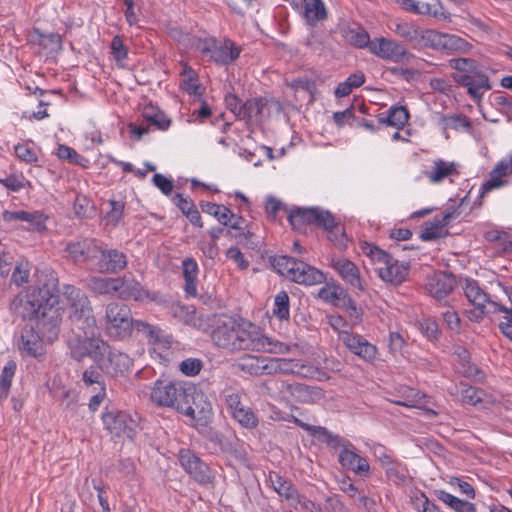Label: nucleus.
Returning a JSON list of instances; mask_svg holds the SVG:
<instances>
[{
    "label": "nucleus",
    "mask_w": 512,
    "mask_h": 512,
    "mask_svg": "<svg viewBox=\"0 0 512 512\" xmlns=\"http://www.w3.org/2000/svg\"><path fill=\"white\" fill-rule=\"evenodd\" d=\"M360 249L372 262L379 264L378 274L382 280L395 285L401 284L408 275V265L399 263L386 251L368 242H360Z\"/></svg>",
    "instance_id": "nucleus-6"
},
{
    "label": "nucleus",
    "mask_w": 512,
    "mask_h": 512,
    "mask_svg": "<svg viewBox=\"0 0 512 512\" xmlns=\"http://www.w3.org/2000/svg\"><path fill=\"white\" fill-rule=\"evenodd\" d=\"M270 263L277 273L298 284L316 285L325 281L322 271L293 257L273 256L270 257Z\"/></svg>",
    "instance_id": "nucleus-4"
},
{
    "label": "nucleus",
    "mask_w": 512,
    "mask_h": 512,
    "mask_svg": "<svg viewBox=\"0 0 512 512\" xmlns=\"http://www.w3.org/2000/svg\"><path fill=\"white\" fill-rule=\"evenodd\" d=\"M180 371L187 376L197 375L202 367V362L199 359L189 358L180 363Z\"/></svg>",
    "instance_id": "nucleus-63"
},
{
    "label": "nucleus",
    "mask_w": 512,
    "mask_h": 512,
    "mask_svg": "<svg viewBox=\"0 0 512 512\" xmlns=\"http://www.w3.org/2000/svg\"><path fill=\"white\" fill-rule=\"evenodd\" d=\"M458 370L467 378L478 380L482 377V371L476 365L472 364L470 360L459 362Z\"/></svg>",
    "instance_id": "nucleus-64"
},
{
    "label": "nucleus",
    "mask_w": 512,
    "mask_h": 512,
    "mask_svg": "<svg viewBox=\"0 0 512 512\" xmlns=\"http://www.w3.org/2000/svg\"><path fill=\"white\" fill-rule=\"evenodd\" d=\"M373 472L368 460L356 453H354V492L358 491L355 484L359 481H365L371 478Z\"/></svg>",
    "instance_id": "nucleus-40"
},
{
    "label": "nucleus",
    "mask_w": 512,
    "mask_h": 512,
    "mask_svg": "<svg viewBox=\"0 0 512 512\" xmlns=\"http://www.w3.org/2000/svg\"><path fill=\"white\" fill-rule=\"evenodd\" d=\"M304 15L310 23L324 19L326 16V10L323 2L321 0L306 2Z\"/></svg>",
    "instance_id": "nucleus-47"
},
{
    "label": "nucleus",
    "mask_w": 512,
    "mask_h": 512,
    "mask_svg": "<svg viewBox=\"0 0 512 512\" xmlns=\"http://www.w3.org/2000/svg\"><path fill=\"white\" fill-rule=\"evenodd\" d=\"M100 371L113 378L125 376L133 366V360L125 353L112 349L107 344V350L98 355L95 360Z\"/></svg>",
    "instance_id": "nucleus-12"
},
{
    "label": "nucleus",
    "mask_w": 512,
    "mask_h": 512,
    "mask_svg": "<svg viewBox=\"0 0 512 512\" xmlns=\"http://www.w3.org/2000/svg\"><path fill=\"white\" fill-rule=\"evenodd\" d=\"M495 311L504 312L507 316L504 317V321L500 322L499 329L501 332L512 341V309H509L498 303H493Z\"/></svg>",
    "instance_id": "nucleus-54"
},
{
    "label": "nucleus",
    "mask_w": 512,
    "mask_h": 512,
    "mask_svg": "<svg viewBox=\"0 0 512 512\" xmlns=\"http://www.w3.org/2000/svg\"><path fill=\"white\" fill-rule=\"evenodd\" d=\"M64 296L68 303L71 328L86 330L88 334L98 328L90 300L83 291L74 286H66Z\"/></svg>",
    "instance_id": "nucleus-5"
},
{
    "label": "nucleus",
    "mask_w": 512,
    "mask_h": 512,
    "mask_svg": "<svg viewBox=\"0 0 512 512\" xmlns=\"http://www.w3.org/2000/svg\"><path fill=\"white\" fill-rule=\"evenodd\" d=\"M15 154L20 160L27 163H33L38 160L36 152L27 144H17L15 146Z\"/></svg>",
    "instance_id": "nucleus-62"
},
{
    "label": "nucleus",
    "mask_w": 512,
    "mask_h": 512,
    "mask_svg": "<svg viewBox=\"0 0 512 512\" xmlns=\"http://www.w3.org/2000/svg\"><path fill=\"white\" fill-rule=\"evenodd\" d=\"M454 173H456V165L454 163H447L439 159L435 161L434 168L428 174V178L432 183H439Z\"/></svg>",
    "instance_id": "nucleus-42"
},
{
    "label": "nucleus",
    "mask_w": 512,
    "mask_h": 512,
    "mask_svg": "<svg viewBox=\"0 0 512 512\" xmlns=\"http://www.w3.org/2000/svg\"><path fill=\"white\" fill-rule=\"evenodd\" d=\"M74 212L78 217L89 218L94 212V207L87 197L78 195L74 201Z\"/></svg>",
    "instance_id": "nucleus-52"
},
{
    "label": "nucleus",
    "mask_w": 512,
    "mask_h": 512,
    "mask_svg": "<svg viewBox=\"0 0 512 512\" xmlns=\"http://www.w3.org/2000/svg\"><path fill=\"white\" fill-rule=\"evenodd\" d=\"M332 267L348 283H352V263L348 259L332 257Z\"/></svg>",
    "instance_id": "nucleus-51"
},
{
    "label": "nucleus",
    "mask_w": 512,
    "mask_h": 512,
    "mask_svg": "<svg viewBox=\"0 0 512 512\" xmlns=\"http://www.w3.org/2000/svg\"><path fill=\"white\" fill-rule=\"evenodd\" d=\"M135 322L136 320L133 319L128 305L119 302L107 304L105 309V330L110 337L118 340L132 337Z\"/></svg>",
    "instance_id": "nucleus-8"
},
{
    "label": "nucleus",
    "mask_w": 512,
    "mask_h": 512,
    "mask_svg": "<svg viewBox=\"0 0 512 512\" xmlns=\"http://www.w3.org/2000/svg\"><path fill=\"white\" fill-rule=\"evenodd\" d=\"M14 372V364H10L4 367L0 376V399L7 398Z\"/></svg>",
    "instance_id": "nucleus-55"
},
{
    "label": "nucleus",
    "mask_w": 512,
    "mask_h": 512,
    "mask_svg": "<svg viewBox=\"0 0 512 512\" xmlns=\"http://www.w3.org/2000/svg\"><path fill=\"white\" fill-rule=\"evenodd\" d=\"M344 296V290L339 286H325L319 290L318 297L325 302L338 305Z\"/></svg>",
    "instance_id": "nucleus-49"
},
{
    "label": "nucleus",
    "mask_w": 512,
    "mask_h": 512,
    "mask_svg": "<svg viewBox=\"0 0 512 512\" xmlns=\"http://www.w3.org/2000/svg\"><path fill=\"white\" fill-rule=\"evenodd\" d=\"M56 303L55 287L49 283L30 286L18 293L10 302V311L22 320H35L45 314L49 305Z\"/></svg>",
    "instance_id": "nucleus-2"
},
{
    "label": "nucleus",
    "mask_w": 512,
    "mask_h": 512,
    "mask_svg": "<svg viewBox=\"0 0 512 512\" xmlns=\"http://www.w3.org/2000/svg\"><path fill=\"white\" fill-rule=\"evenodd\" d=\"M49 305L44 315L37 317L35 321V330L47 341H53L59 334V314L57 309Z\"/></svg>",
    "instance_id": "nucleus-20"
},
{
    "label": "nucleus",
    "mask_w": 512,
    "mask_h": 512,
    "mask_svg": "<svg viewBox=\"0 0 512 512\" xmlns=\"http://www.w3.org/2000/svg\"><path fill=\"white\" fill-rule=\"evenodd\" d=\"M307 46L317 54H323L327 49V43L325 35L317 32H313L306 40Z\"/></svg>",
    "instance_id": "nucleus-58"
},
{
    "label": "nucleus",
    "mask_w": 512,
    "mask_h": 512,
    "mask_svg": "<svg viewBox=\"0 0 512 512\" xmlns=\"http://www.w3.org/2000/svg\"><path fill=\"white\" fill-rule=\"evenodd\" d=\"M507 166L505 161H500L490 172V179L482 185L481 196L485 193L499 188L504 185L505 181L502 180L503 176L508 175Z\"/></svg>",
    "instance_id": "nucleus-36"
},
{
    "label": "nucleus",
    "mask_w": 512,
    "mask_h": 512,
    "mask_svg": "<svg viewBox=\"0 0 512 512\" xmlns=\"http://www.w3.org/2000/svg\"><path fill=\"white\" fill-rule=\"evenodd\" d=\"M420 330L423 334H425L429 339L436 340L440 335V330L438 328L437 322L432 318H422L418 321Z\"/></svg>",
    "instance_id": "nucleus-57"
},
{
    "label": "nucleus",
    "mask_w": 512,
    "mask_h": 512,
    "mask_svg": "<svg viewBox=\"0 0 512 512\" xmlns=\"http://www.w3.org/2000/svg\"><path fill=\"white\" fill-rule=\"evenodd\" d=\"M44 338L35 330L34 326H25L21 332L19 349L31 357H39L44 354Z\"/></svg>",
    "instance_id": "nucleus-21"
},
{
    "label": "nucleus",
    "mask_w": 512,
    "mask_h": 512,
    "mask_svg": "<svg viewBox=\"0 0 512 512\" xmlns=\"http://www.w3.org/2000/svg\"><path fill=\"white\" fill-rule=\"evenodd\" d=\"M438 499L448 505L455 512H476V508L473 503L461 500L448 492L442 490L438 491Z\"/></svg>",
    "instance_id": "nucleus-38"
},
{
    "label": "nucleus",
    "mask_w": 512,
    "mask_h": 512,
    "mask_svg": "<svg viewBox=\"0 0 512 512\" xmlns=\"http://www.w3.org/2000/svg\"><path fill=\"white\" fill-rule=\"evenodd\" d=\"M385 474L388 480L392 481L397 485H403L408 482V470L405 465L400 461L395 460L385 469Z\"/></svg>",
    "instance_id": "nucleus-41"
},
{
    "label": "nucleus",
    "mask_w": 512,
    "mask_h": 512,
    "mask_svg": "<svg viewBox=\"0 0 512 512\" xmlns=\"http://www.w3.org/2000/svg\"><path fill=\"white\" fill-rule=\"evenodd\" d=\"M456 280L446 272L436 273L427 283L428 292L437 300L446 298L454 289Z\"/></svg>",
    "instance_id": "nucleus-24"
},
{
    "label": "nucleus",
    "mask_w": 512,
    "mask_h": 512,
    "mask_svg": "<svg viewBox=\"0 0 512 512\" xmlns=\"http://www.w3.org/2000/svg\"><path fill=\"white\" fill-rule=\"evenodd\" d=\"M271 357H260L254 355H245L237 361V367L242 372L254 376L270 375L268 373Z\"/></svg>",
    "instance_id": "nucleus-26"
},
{
    "label": "nucleus",
    "mask_w": 512,
    "mask_h": 512,
    "mask_svg": "<svg viewBox=\"0 0 512 512\" xmlns=\"http://www.w3.org/2000/svg\"><path fill=\"white\" fill-rule=\"evenodd\" d=\"M371 53L381 59L393 62H401L405 57H411L403 44L394 39L384 37L374 39Z\"/></svg>",
    "instance_id": "nucleus-18"
},
{
    "label": "nucleus",
    "mask_w": 512,
    "mask_h": 512,
    "mask_svg": "<svg viewBox=\"0 0 512 512\" xmlns=\"http://www.w3.org/2000/svg\"><path fill=\"white\" fill-rule=\"evenodd\" d=\"M449 67L455 72L452 79L467 88V93L474 100H480L483 94L492 88L484 67L471 58H454L449 60Z\"/></svg>",
    "instance_id": "nucleus-3"
},
{
    "label": "nucleus",
    "mask_w": 512,
    "mask_h": 512,
    "mask_svg": "<svg viewBox=\"0 0 512 512\" xmlns=\"http://www.w3.org/2000/svg\"><path fill=\"white\" fill-rule=\"evenodd\" d=\"M104 427L118 438L132 439L137 432L138 422L126 412L109 411L102 415Z\"/></svg>",
    "instance_id": "nucleus-13"
},
{
    "label": "nucleus",
    "mask_w": 512,
    "mask_h": 512,
    "mask_svg": "<svg viewBox=\"0 0 512 512\" xmlns=\"http://www.w3.org/2000/svg\"><path fill=\"white\" fill-rule=\"evenodd\" d=\"M116 282V296L122 300L142 301L149 296L148 291L132 277L116 278Z\"/></svg>",
    "instance_id": "nucleus-22"
},
{
    "label": "nucleus",
    "mask_w": 512,
    "mask_h": 512,
    "mask_svg": "<svg viewBox=\"0 0 512 512\" xmlns=\"http://www.w3.org/2000/svg\"><path fill=\"white\" fill-rule=\"evenodd\" d=\"M179 461L184 470L199 484L205 485L212 482L210 468L191 450H180Z\"/></svg>",
    "instance_id": "nucleus-14"
},
{
    "label": "nucleus",
    "mask_w": 512,
    "mask_h": 512,
    "mask_svg": "<svg viewBox=\"0 0 512 512\" xmlns=\"http://www.w3.org/2000/svg\"><path fill=\"white\" fill-rule=\"evenodd\" d=\"M29 269L28 264L18 263L13 270L11 280L17 286H21L29 280Z\"/></svg>",
    "instance_id": "nucleus-61"
},
{
    "label": "nucleus",
    "mask_w": 512,
    "mask_h": 512,
    "mask_svg": "<svg viewBox=\"0 0 512 512\" xmlns=\"http://www.w3.org/2000/svg\"><path fill=\"white\" fill-rule=\"evenodd\" d=\"M315 438L335 451L341 449L338 456L339 463L345 470L349 471L351 469L352 451L348 448V441L344 442L338 436L332 435L325 427H321V429L318 430V434Z\"/></svg>",
    "instance_id": "nucleus-19"
},
{
    "label": "nucleus",
    "mask_w": 512,
    "mask_h": 512,
    "mask_svg": "<svg viewBox=\"0 0 512 512\" xmlns=\"http://www.w3.org/2000/svg\"><path fill=\"white\" fill-rule=\"evenodd\" d=\"M267 104L268 100L264 97H255L246 100L243 103L242 112H240V119L246 122H250L253 119L257 121L261 120Z\"/></svg>",
    "instance_id": "nucleus-30"
},
{
    "label": "nucleus",
    "mask_w": 512,
    "mask_h": 512,
    "mask_svg": "<svg viewBox=\"0 0 512 512\" xmlns=\"http://www.w3.org/2000/svg\"><path fill=\"white\" fill-rule=\"evenodd\" d=\"M133 333L142 335L150 343H157L160 341L161 329L142 320H136L133 325Z\"/></svg>",
    "instance_id": "nucleus-43"
},
{
    "label": "nucleus",
    "mask_w": 512,
    "mask_h": 512,
    "mask_svg": "<svg viewBox=\"0 0 512 512\" xmlns=\"http://www.w3.org/2000/svg\"><path fill=\"white\" fill-rule=\"evenodd\" d=\"M71 332L68 347L71 357L75 360L82 361L89 356L95 361L98 355H102L107 350V342L100 337L98 328H95L91 334H88L86 330H77L76 328H71Z\"/></svg>",
    "instance_id": "nucleus-7"
},
{
    "label": "nucleus",
    "mask_w": 512,
    "mask_h": 512,
    "mask_svg": "<svg viewBox=\"0 0 512 512\" xmlns=\"http://www.w3.org/2000/svg\"><path fill=\"white\" fill-rule=\"evenodd\" d=\"M269 478L274 490L281 497L285 498L291 507L296 506L299 503L300 496L289 481L277 473H270Z\"/></svg>",
    "instance_id": "nucleus-29"
},
{
    "label": "nucleus",
    "mask_w": 512,
    "mask_h": 512,
    "mask_svg": "<svg viewBox=\"0 0 512 512\" xmlns=\"http://www.w3.org/2000/svg\"><path fill=\"white\" fill-rule=\"evenodd\" d=\"M231 417L246 429H254L258 426L259 423L257 415L247 405L238 410Z\"/></svg>",
    "instance_id": "nucleus-45"
},
{
    "label": "nucleus",
    "mask_w": 512,
    "mask_h": 512,
    "mask_svg": "<svg viewBox=\"0 0 512 512\" xmlns=\"http://www.w3.org/2000/svg\"><path fill=\"white\" fill-rule=\"evenodd\" d=\"M457 395L465 404L477 407H486L493 403V397L481 388L474 387L465 383H460L457 389Z\"/></svg>",
    "instance_id": "nucleus-23"
},
{
    "label": "nucleus",
    "mask_w": 512,
    "mask_h": 512,
    "mask_svg": "<svg viewBox=\"0 0 512 512\" xmlns=\"http://www.w3.org/2000/svg\"><path fill=\"white\" fill-rule=\"evenodd\" d=\"M409 120L408 110L403 107H391L387 117L380 118L378 123L387 124L389 126L395 127L397 129H402Z\"/></svg>",
    "instance_id": "nucleus-34"
},
{
    "label": "nucleus",
    "mask_w": 512,
    "mask_h": 512,
    "mask_svg": "<svg viewBox=\"0 0 512 512\" xmlns=\"http://www.w3.org/2000/svg\"><path fill=\"white\" fill-rule=\"evenodd\" d=\"M224 403L228 413L232 416L238 410L242 409L246 406L243 403L244 394L240 391H235L233 389H226L223 392Z\"/></svg>",
    "instance_id": "nucleus-44"
},
{
    "label": "nucleus",
    "mask_w": 512,
    "mask_h": 512,
    "mask_svg": "<svg viewBox=\"0 0 512 512\" xmlns=\"http://www.w3.org/2000/svg\"><path fill=\"white\" fill-rule=\"evenodd\" d=\"M211 339L218 347L231 352L240 350L267 351L270 353H286L289 347L285 344H275L266 337L259 327L247 321L223 316L219 318L211 332Z\"/></svg>",
    "instance_id": "nucleus-1"
},
{
    "label": "nucleus",
    "mask_w": 512,
    "mask_h": 512,
    "mask_svg": "<svg viewBox=\"0 0 512 512\" xmlns=\"http://www.w3.org/2000/svg\"><path fill=\"white\" fill-rule=\"evenodd\" d=\"M464 295L467 300L475 307H485L487 303L493 306L492 301L489 300L488 295L485 291L479 286L478 282L475 280H465V286L463 287Z\"/></svg>",
    "instance_id": "nucleus-31"
},
{
    "label": "nucleus",
    "mask_w": 512,
    "mask_h": 512,
    "mask_svg": "<svg viewBox=\"0 0 512 512\" xmlns=\"http://www.w3.org/2000/svg\"><path fill=\"white\" fill-rule=\"evenodd\" d=\"M95 265L97 271L116 274L127 266L126 255L118 249H106L99 246Z\"/></svg>",
    "instance_id": "nucleus-17"
},
{
    "label": "nucleus",
    "mask_w": 512,
    "mask_h": 512,
    "mask_svg": "<svg viewBox=\"0 0 512 512\" xmlns=\"http://www.w3.org/2000/svg\"><path fill=\"white\" fill-rule=\"evenodd\" d=\"M442 123L444 129L459 130L463 128L466 131H470L472 129L469 118L460 114L443 116Z\"/></svg>",
    "instance_id": "nucleus-46"
},
{
    "label": "nucleus",
    "mask_w": 512,
    "mask_h": 512,
    "mask_svg": "<svg viewBox=\"0 0 512 512\" xmlns=\"http://www.w3.org/2000/svg\"><path fill=\"white\" fill-rule=\"evenodd\" d=\"M99 246L95 239H83L67 244L66 250L74 262L96 258Z\"/></svg>",
    "instance_id": "nucleus-25"
},
{
    "label": "nucleus",
    "mask_w": 512,
    "mask_h": 512,
    "mask_svg": "<svg viewBox=\"0 0 512 512\" xmlns=\"http://www.w3.org/2000/svg\"><path fill=\"white\" fill-rule=\"evenodd\" d=\"M186 385L166 380H157L151 390L150 399L159 407L179 410Z\"/></svg>",
    "instance_id": "nucleus-11"
},
{
    "label": "nucleus",
    "mask_w": 512,
    "mask_h": 512,
    "mask_svg": "<svg viewBox=\"0 0 512 512\" xmlns=\"http://www.w3.org/2000/svg\"><path fill=\"white\" fill-rule=\"evenodd\" d=\"M239 54L240 50L233 46L232 42L227 41L223 45H216L214 47L211 54V59H213L216 63L226 65L237 59Z\"/></svg>",
    "instance_id": "nucleus-32"
},
{
    "label": "nucleus",
    "mask_w": 512,
    "mask_h": 512,
    "mask_svg": "<svg viewBox=\"0 0 512 512\" xmlns=\"http://www.w3.org/2000/svg\"><path fill=\"white\" fill-rule=\"evenodd\" d=\"M198 266L194 259L188 258L183 261V276L185 279V292L190 296H196V278Z\"/></svg>",
    "instance_id": "nucleus-33"
},
{
    "label": "nucleus",
    "mask_w": 512,
    "mask_h": 512,
    "mask_svg": "<svg viewBox=\"0 0 512 512\" xmlns=\"http://www.w3.org/2000/svg\"><path fill=\"white\" fill-rule=\"evenodd\" d=\"M178 412L191 419L202 420L210 416L212 406L202 391L193 385H186Z\"/></svg>",
    "instance_id": "nucleus-10"
},
{
    "label": "nucleus",
    "mask_w": 512,
    "mask_h": 512,
    "mask_svg": "<svg viewBox=\"0 0 512 512\" xmlns=\"http://www.w3.org/2000/svg\"><path fill=\"white\" fill-rule=\"evenodd\" d=\"M426 38L427 47L443 50L447 53H466L472 47L469 42L457 35L440 33L435 30H431Z\"/></svg>",
    "instance_id": "nucleus-15"
},
{
    "label": "nucleus",
    "mask_w": 512,
    "mask_h": 512,
    "mask_svg": "<svg viewBox=\"0 0 512 512\" xmlns=\"http://www.w3.org/2000/svg\"><path fill=\"white\" fill-rule=\"evenodd\" d=\"M275 308L273 313L280 320H287L289 318V296L285 291L279 292L275 297Z\"/></svg>",
    "instance_id": "nucleus-48"
},
{
    "label": "nucleus",
    "mask_w": 512,
    "mask_h": 512,
    "mask_svg": "<svg viewBox=\"0 0 512 512\" xmlns=\"http://www.w3.org/2000/svg\"><path fill=\"white\" fill-rule=\"evenodd\" d=\"M374 40L370 39L368 32L363 27L354 29V46L358 48H368L371 52V46Z\"/></svg>",
    "instance_id": "nucleus-60"
},
{
    "label": "nucleus",
    "mask_w": 512,
    "mask_h": 512,
    "mask_svg": "<svg viewBox=\"0 0 512 512\" xmlns=\"http://www.w3.org/2000/svg\"><path fill=\"white\" fill-rule=\"evenodd\" d=\"M394 32L410 43L427 47L426 36L431 30H422L412 23L400 22L395 25Z\"/></svg>",
    "instance_id": "nucleus-27"
},
{
    "label": "nucleus",
    "mask_w": 512,
    "mask_h": 512,
    "mask_svg": "<svg viewBox=\"0 0 512 512\" xmlns=\"http://www.w3.org/2000/svg\"><path fill=\"white\" fill-rule=\"evenodd\" d=\"M354 355H357L363 360L371 363L376 359L377 348L362 336L354 335Z\"/></svg>",
    "instance_id": "nucleus-39"
},
{
    "label": "nucleus",
    "mask_w": 512,
    "mask_h": 512,
    "mask_svg": "<svg viewBox=\"0 0 512 512\" xmlns=\"http://www.w3.org/2000/svg\"><path fill=\"white\" fill-rule=\"evenodd\" d=\"M116 278L92 277L88 280L89 289L98 295H116Z\"/></svg>",
    "instance_id": "nucleus-35"
},
{
    "label": "nucleus",
    "mask_w": 512,
    "mask_h": 512,
    "mask_svg": "<svg viewBox=\"0 0 512 512\" xmlns=\"http://www.w3.org/2000/svg\"><path fill=\"white\" fill-rule=\"evenodd\" d=\"M200 207L204 213L214 216L224 226H227L230 220L235 218V214L223 205L211 202H201Z\"/></svg>",
    "instance_id": "nucleus-37"
},
{
    "label": "nucleus",
    "mask_w": 512,
    "mask_h": 512,
    "mask_svg": "<svg viewBox=\"0 0 512 512\" xmlns=\"http://www.w3.org/2000/svg\"><path fill=\"white\" fill-rule=\"evenodd\" d=\"M99 370L98 366H90L83 371L82 381L86 386L97 385L99 389L105 387L103 376Z\"/></svg>",
    "instance_id": "nucleus-50"
},
{
    "label": "nucleus",
    "mask_w": 512,
    "mask_h": 512,
    "mask_svg": "<svg viewBox=\"0 0 512 512\" xmlns=\"http://www.w3.org/2000/svg\"><path fill=\"white\" fill-rule=\"evenodd\" d=\"M3 220L10 223L14 221H24L29 223L32 227L38 230L45 228L46 217L40 211L27 212L24 210L7 211L2 213Z\"/></svg>",
    "instance_id": "nucleus-28"
},
{
    "label": "nucleus",
    "mask_w": 512,
    "mask_h": 512,
    "mask_svg": "<svg viewBox=\"0 0 512 512\" xmlns=\"http://www.w3.org/2000/svg\"><path fill=\"white\" fill-rule=\"evenodd\" d=\"M109 211L106 213L107 224L115 226L123 216L124 203L120 201H109Z\"/></svg>",
    "instance_id": "nucleus-56"
},
{
    "label": "nucleus",
    "mask_w": 512,
    "mask_h": 512,
    "mask_svg": "<svg viewBox=\"0 0 512 512\" xmlns=\"http://www.w3.org/2000/svg\"><path fill=\"white\" fill-rule=\"evenodd\" d=\"M397 5H399L405 11L414 13V14H423L428 13V3L419 4V2L415 0H394Z\"/></svg>",
    "instance_id": "nucleus-59"
},
{
    "label": "nucleus",
    "mask_w": 512,
    "mask_h": 512,
    "mask_svg": "<svg viewBox=\"0 0 512 512\" xmlns=\"http://www.w3.org/2000/svg\"><path fill=\"white\" fill-rule=\"evenodd\" d=\"M294 391L298 394V398L304 402L314 401L322 397V390L316 387L297 384Z\"/></svg>",
    "instance_id": "nucleus-53"
},
{
    "label": "nucleus",
    "mask_w": 512,
    "mask_h": 512,
    "mask_svg": "<svg viewBox=\"0 0 512 512\" xmlns=\"http://www.w3.org/2000/svg\"><path fill=\"white\" fill-rule=\"evenodd\" d=\"M288 219L295 229H299L303 224H309L321 227L328 233L343 234L342 225L335 222L333 215L328 210L318 207L297 208L290 212Z\"/></svg>",
    "instance_id": "nucleus-9"
},
{
    "label": "nucleus",
    "mask_w": 512,
    "mask_h": 512,
    "mask_svg": "<svg viewBox=\"0 0 512 512\" xmlns=\"http://www.w3.org/2000/svg\"><path fill=\"white\" fill-rule=\"evenodd\" d=\"M268 373L313 377L316 374V368L298 359L271 358Z\"/></svg>",
    "instance_id": "nucleus-16"
}]
</instances>
